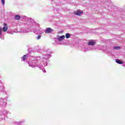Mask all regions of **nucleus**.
<instances>
[{
	"label": "nucleus",
	"instance_id": "nucleus-1",
	"mask_svg": "<svg viewBox=\"0 0 125 125\" xmlns=\"http://www.w3.org/2000/svg\"><path fill=\"white\" fill-rule=\"evenodd\" d=\"M23 19L24 21L26 22L25 25H26L27 27H29L30 29L33 30V33L36 34V35H42V32L41 30V28H40V24L38 23H36L35 21L31 18H29L25 16L23 17Z\"/></svg>",
	"mask_w": 125,
	"mask_h": 125
},
{
	"label": "nucleus",
	"instance_id": "nucleus-2",
	"mask_svg": "<svg viewBox=\"0 0 125 125\" xmlns=\"http://www.w3.org/2000/svg\"><path fill=\"white\" fill-rule=\"evenodd\" d=\"M51 56V52H50V50H47L45 52V54L42 56V64L40 62V65H41V69H42V71L43 72V73H45V69L44 68H42L43 67H45V66H47L48 64V59L50 58Z\"/></svg>",
	"mask_w": 125,
	"mask_h": 125
},
{
	"label": "nucleus",
	"instance_id": "nucleus-3",
	"mask_svg": "<svg viewBox=\"0 0 125 125\" xmlns=\"http://www.w3.org/2000/svg\"><path fill=\"white\" fill-rule=\"evenodd\" d=\"M33 60L32 61L29 62L28 64L29 67L31 68H36L37 67L38 68H42V65H41V62H42V60L41 59V57H33Z\"/></svg>",
	"mask_w": 125,
	"mask_h": 125
},
{
	"label": "nucleus",
	"instance_id": "nucleus-4",
	"mask_svg": "<svg viewBox=\"0 0 125 125\" xmlns=\"http://www.w3.org/2000/svg\"><path fill=\"white\" fill-rule=\"evenodd\" d=\"M18 32L20 33H30V32H32V29L29 27L27 28H21Z\"/></svg>",
	"mask_w": 125,
	"mask_h": 125
},
{
	"label": "nucleus",
	"instance_id": "nucleus-5",
	"mask_svg": "<svg viewBox=\"0 0 125 125\" xmlns=\"http://www.w3.org/2000/svg\"><path fill=\"white\" fill-rule=\"evenodd\" d=\"M64 39H65V36L62 35V36H58L55 41L56 42L57 41H58V42H62Z\"/></svg>",
	"mask_w": 125,
	"mask_h": 125
},
{
	"label": "nucleus",
	"instance_id": "nucleus-6",
	"mask_svg": "<svg viewBox=\"0 0 125 125\" xmlns=\"http://www.w3.org/2000/svg\"><path fill=\"white\" fill-rule=\"evenodd\" d=\"M54 30L52 29L51 28H46L45 30L44 31V33L45 34H50L52 33Z\"/></svg>",
	"mask_w": 125,
	"mask_h": 125
},
{
	"label": "nucleus",
	"instance_id": "nucleus-7",
	"mask_svg": "<svg viewBox=\"0 0 125 125\" xmlns=\"http://www.w3.org/2000/svg\"><path fill=\"white\" fill-rule=\"evenodd\" d=\"M0 92H6V91H5L4 86L2 85V83L0 81Z\"/></svg>",
	"mask_w": 125,
	"mask_h": 125
},
{
	"label": "nucleus",
	"instance_id": "nucleus-8",
	"mask_svg": "<svg viewBox=\"0 0 125 125\" xmlns=\"http://www.w3.org/2000/svg\"><path fill=\"white\" fill-rule=\"evenodd\" d=\"M2 106L3 107H5L6 106V104H7V97H5L3 99H2Z\"/></svg>",
	"mask_w": 125,
	"mask_h": 125
},
{
	"label": "nucleus",
	"instance_id": "nucleus-9",
	"mask_svg": "<svg viewBox=\"0 0 125 125\" xmlns=\"http://www.w3.org/2000/svg\"><path fill=\"white\" fill-rule=\"evenodd\" d=\"M83 13V12L81 11H75L74 12V14H75V15H78V16H81Z\"/></svg>",
	"mask_w": 125,
	"mask_h": 125
},
{
	"label": "nucleus",
	"instance_id": "nucleus-10",
	"mask_svg": "<svg viewBox=\"0 0 125 125\" xmlns=\"http://www.w3.org/2000/svg\"><path fill=\"white\" fill-rule=\"evenodd\" d=\"M95 43H96V42H95V41L94 40H91L90 41H89L88 43L87 44L88 45H94L95 44Z\"/></svg>",
	"mask_w": 125,
	"mask_h": 125
},
{
	"label": "nucleus",
	"instance_id": "nucleus-11",
	"mask_svg": "<svg viewBox=\"0 0 125 125\" xmlns=\"http://www.w3.org/2000/svg\"><path fill=\"white\" fill-rule=\"evenodd\" d=\"M29 57H30V54H29L23 55L22 57V61H25L26 59L29 58Z\"/></svg>",
	"mask_w": 125,
	"mask_h": 125
},
{
	"label": "nucleus",
	"instance_id": "nucleus-12",
	"mask_svg": "<svg viewBox=\"0 0 125 125\" xmlns=\"http://www.w3.org/2000/svg\"><path fill=\"white\" fill-rule=\"evenodd\" d=\"M0 39L3 40V34H2V28L0 27Z\"/></svg>",
	"mask_w": 125,
	"mask_h": 125
},
{
	"label": "nucleus",
	"instance_id": "nucleus-13",
	"mask_svg": "<svg viewBox=\"0 0 125 125\" xmlns=\"http://www.w3.org/2000/svg\"><path fill=\"white\" fill-rule=\"evenodd\" d=\"M24 122H25V120H21L18 122H15L14 124L15 125H21V124H23Z\"/></svg>",
	"mask_w": 125,
	"mask_h": 125
},
{
	"label": "nucleus",
	"instance_id": "nucleus-14",
	"mask_svg": "<svg viewBox=\"0 0 125 125\" xmlns=\"http://www.w3.org/2000/svg\"><path fill=\"white\" fill-rule=\"evenodd\" d=\"M8 29V28L7 27V25H6V23H4V26L3 27L2 31H3V32H6Z\"/></svg>",
	"mask_w": 125,
	"mask_h": 125
},
{
	"label": "nucleus",
	"instance_id": "nucleus-15",
	"mask_svg": "<svg viewBox=\"0 0 125 125\" xmlns=\"http://www.w3.org/2000/svg\"><path fill=\"white\" fill-rule=\"evenodd\" d=\"M20 18H21V17L18 15H16L15 17V19H16V20H20Z\"/></svg>",
	"mask_w": 125,
	"mask_h": 125
},
{
	"label": "nucleus",
	"instance_id": "nucleus-16",
	"mask_svg": "<svg viewBox=\"0 0 125 125\" xmlns=\"http://www.w3.org/2000/svg\"><path fill=\"white\" fill-rule=\"evenodd\" d=\"M116 62L118 64H123V62L119 60H116Z\"/></svg>",
	"mask_w": 125,
	"mask_h": 125
},
{
	"label": "nucleus",
	"instance_id": "nucleus-17",
	"mask_svg": "<svg viewBox=\"0 0 125 125\" xmlns=\"http://www.w3.org/2000/svg\"><path fill=\"white\" fill-rule=\"evenodd\" d=\"M42 38V34L39 35L37 37H36V40L39 41V40H41Z\"/></svg>",
	"mask_w": 125,
	"mask_h": 125
},
{
	"label": "nucleus",
	"instance_id": "nucleus-18",
	"mask_svg": "<svg viewBox=\"0 0 125 125\" xmlns=\"http://www.w3.org/2000/svg\"><path fill=\"white\" fill-rule=\"evenodd\" d=\"M8 112L6 110H2L1 112V114H2L3 115H6V114H8Z\"/></svg>",
	"mask_w": 125,
	"mask_h": 125
},
{
	"label": "nucleus",
	"instance_id": "nucleus-19",
	"mask_svg": "<svg viewBox=\"0 0 125 125\" xmlns=\"http://www.w3.org/2000/svg\"><path fill=\"white\" fill-rule=\"evenodd\" d=\"M71 37V35L69 33H66L65 34V38L66 39H69Z\"/></svg>",
	"mask_w": 125,
	"mask_h": 125
},
{
	"label": "nucleus",
	"instance_id": "nucleus-20",
	"mask_svg": "<svg viewBox=\"0 0 125 125\" xmlns=\"http://www.w3.org/2000/svg\"><path fill=\"white\" fill-rule=\"evenodd\" d=\"M1 3L3 5L5 3V0H1Z\"/></svg>",
	"mask_w": 125,
	"mask_h": 125
},
{
	"label": "nucleus",
	"instance_id": "nucleus-21",
	"mask_svg": "<svg viewBox=\"0 0 125 125\" xmlns=\"http://www.w3.org/2000/svg\"><path fill=\"white\" fill-rule=\"evenodd\" d=\"M121 48V47L120 46H115L114 47V49H120Z\"/></svg>",
	"mask_w": 125,
	"mask_h": 125
},
{
	"label": "nucleus",
	"instance_id": "nucleus-22",
	"mask_svg": "<svg viewBox=\"0 0 125 125\" xmlns=\"http://www.w3.org/2000/svg\"><path fill=\"white\" fill-rule=\"evenodd\" d=\"M1 99H2L1 98V99L0 98V101H1Z\"/></svg>",
	"mask_w": 125,
	"mask_h": 125
},
{
	"label": "nucleus",
	"instance_id": "nucleus-23",
	"mask_svg": "<svg viewBox=\"0 0 125 125\" xmlns=\"http://www.w3.org/2000/svg\"><path fill=\"white\" fill-rule=\"evenodd\" d=\"M11 34H12V35H13V33H11Z\"/></svg>",
	"mask_w": 125,
	"mask_h": 125
},
{
	"label": "nucleus",
	"instance_id": "nucleus-24",
	"mask_svg": "<svg viewBox=\"0 0 125 125\" xmlns=\"http://www.w3.org/2000/svg\"><path fill=\"white\" fill-rule=\"evenodd\" d=\"M1 120H3V118H1Z\"/></svg>",
	"mask_w": 125,
	"mask_h": 125
},
{
	"label": "nucleus",
	"instance_id": "nucleus-25",
	"mask_svg": "<svg viewBox=\"0 0 125 125\" xmlns=\"http://www.w3.org/2000/svg\"><path fill=\"white\" fill-rule=\"evenodd\" d=\"M84 51H86V50H85Z\"/></svg>",
	"mask_w": 125,
	"mask_h": 125
}]
</instances>
